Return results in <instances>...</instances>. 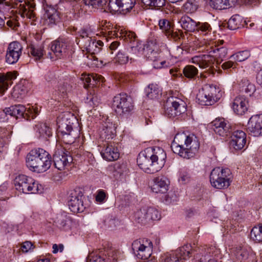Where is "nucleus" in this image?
I'll return each mask as SVG.
<instances>
[{
  "mask_svg": "<svg viewBox=\"0 0 262 262\" xmlns=\"http://www.w3.org/2000/svg\"><path fill=\"white\" fill-rule=\"evenodd\" d=\"M166 154L159 147H150L138 155L137 162L139 167L147 173L159 171L164 166Z\"/></svg>",
  "mask_w": 262,
  "mask_h": 262,
  "instance_id": "f257e3e1",
  "label": "nucleus"
},
{
  "mask_svg": "<svg viewBox=\"0 0 262 262\" xmlns=\"http://www.w3.org/2000/svg\"><path fill=\"white\" fill-rule=\"evenodd\" d=\"M199 147L198 138L194 135H187L184 133L176 134L171 144L174 153L186 159L193 157Z\"/></svg>",
  "mask_w": 262,
  "mask_h": 262,
  "instance_id": "f03ea898",
  "label": "nucleus"
},
{
  "mask_svg": "<svg viewBox=\"0 0 262 262\" xmlns=\"http://www.w3.org/2000/svg\"><path fill=\"white\" fill-rule=\"evenodd\" d=\"M26 163L32 171L42 173L47 171L52 163L51 155L41 148L32 149L27 155Z\"/></svg>",
  "mask_w": 262,
  "mask_h": 262,
  "instance_id": "7ed1b4c3",
  "label": "nucleus"
},
{
  "mask_svg": "<svg viewBox=\"0 0 262 262\" xmlns=\"http://www.w3.org/2000/svg\"><path fill=\"white\" fill-rule=\"evenodd\" d=\"M209 46H211L209 49H207L209 54H200L193 56L191 59L192 63L197 64L200 68L208 69L211 70V73L214 74L212 68L214 63L215 58L222 60L226 57L227 54V48L217 46L216 42L210 41Z\"/></svg>",
  "mask_w": 262,
  "mask_h": 262,
  "instance_id": "20e7f679",
  "label": "nucleus"
},
{
  "mask_svg": "<svg viewBox=\"0 0 262 262\" xmlns=\"http://www.w3.org/2000/svg\"><path fill=\"white\" fill-rule=\"evenodd\" d=\"M39 110L37 107L29 106L26 107L23 105H16L5 108L0 112V120L4 121L7 115L15 117L16 118H23L27 120L34 119L38 114Z\"/></svg>",
  "mask_w": 262,
  "mask_h": 262,
  "instance_id": "39448f33",
  "label": "nucleus"
},
{
  "mask_svg": "<svg viewBox=\"0 0 262 262\" xmlns=\"http://www.w3.org/2000/svg\"><path fill=\"white\" fill-rule=\"evenodd\" d=\"M223 92L215 84L204 85L196 95L198 103L202 105H211L222 97Z\"/></svg>",
  "mask_w": 262,
  "mask_h": 262,
  "instance_id": "423d86ee",
  "label": "nucleus"
},
{
  "mask_svg": "<svg viewBox=\"0 0 262 262\" xmlns=\"http://www.w3.org/2000/svg\"><path fill=\"white\" fill-rule=\"evenodd\" d=\"M232 181V173L228 168L215 167L212 170L210 174L211 185L216 189L227 188L230 185Z\"/></svg>",
  "mask_w": 262,
  "mask_h": 262,
  "instance_id": "0eeeda50",
  "label": "nucleus"
},
{
  "mask_svg": "<svg viewBox=\"0 0 262 262\" xmlns=\"http://www.w3.org/2000/svg\"><path fill=\"white\" fill-rule=\"evenodd\" d=\"M16 189L26 194L39 193L42 192V186L31 177L24 174L17 176L14 181Z\"/></svg>",
  "mask_w": 262,
  "mask_h": 262,
  "instance_id": "6e6552de",
  "label": "nucleus"
},
{
  "mask_svg": "<svg viewBox=\"0 0 262 262\" xmlns=\"http://www.w3.org/2000/svg\"><path fill=\"white\" fill-rule=\"evenodd\" d=\"M71 47V42L69 39L59 38L51 42L50 47L53 54L49 52L48 57L52 60L64 58Z\"/></svg>",
  "mask_w": 262,
  "mask_h": 262,
  "instance_id": "1a4fd4ad",
  "label": "nucleus"
},
{
  "mask_svg": "<svg viewBox=\"0 0 262 262\" xmlns=\"http://www.w3.org/2000/svg\"><path fill=\"white\" fill-rule=\"evenodd\" d=\"M112 106L115 112L120 115H128L133 112L134 108L132 98L126 94L115 96L113 98Z\"/></svg>",
  "mask_w": 262,
  "mask_h": 262,
  "instance_id": "9d476101",
  "label": "nucleus"
},
{
  "mask_svg": "<svg viewBox=\"0 0 262 262\" xmlns=\"http://www.w3.org/2000/svg\"><path fill=\"white\" fill-rule=\"evenodd\" d=\"M12 12L16 14V18L19 19L20 16L23 19L28 20L31 24H34L37 17L35 10V5L27 1V2L14 6Z\"/></svg>",
  "mask_w": 262,
  "mask_h": 262,
  "instance_id": "9b49d317",
  "label": "nucleus"
},
{
  "mask_svg": "<svg viewBox=\"0 0 262 262\" xmlns=\"http://www.w3.org/2000/svg\"><path fill=\"white\" fill-rule=\"evenodd\" d=\"M186 102L178 97L169 98L165 105V114L169 118H175L186 112Z\"/></svg>",
  "mask_w": 262,
  "mask_h": 262,
  "instance_id": "f8f14e48",
  "label": "nucleus"
},
{
  "mask_svg": "<svg viewBox=\"0 0 262 262\" xmlns=\"http://www.w3.org/2000/svg\"><path fill=\"white\" fill-rule=\"evenodd\" d=\"M152 243L147 238L137 239L132 244L134 253L139 259H146L149 258L152 254Z\"/></svg>",
  "mask_w": 262,
  "mask_h": 262,
  "instance_id": "ddd939ff",
  "label": "nucleus"
},
{
  "mask_svg": "<svg viewBox=\"0 0 262 262\" xmlns=\"http://www.w3.org/2000/svg\"><path fill=\"white\" fill-rule=\"evenodd\" d=\"M83 195L80 189H74L70 191L68 199L69 209L73 213L82 212L85 207L83 203Z\"/></svg>",
  "mask_w": 262,
  "mask_h": 262,
  "instance_id": "4468645a",
  "label": "nucleus"
},
{
  "mask_svg": "<svg viewBox=\"0 0 262 262\" xmlns=\"http://www.w3.org/2000/svg\"><path fill=\"white\" fill-rule=\"evenodd\" d=\"M53 162L56 168L62 170L71 165L73 162V157L68 151L57 150L53 156Z\"/></svg>",
  "mask_w": 262,
  "mask_h": 262,
  "instance_id": "2eb2a0df",
  "label": "nucleus"
},
{
  "mask_svg": "<svg viewBox=\"0 0 262 262\" xmlns=\"http://www.w3.org/2000/svg\"><path fill=\"white\" fill-rule=\"evenodd\" d=\"M23 49V46L18 41L10 43L6 50V62L10 64L16 63L22 54Z\"/></svg>",
  "mask_w": 262,
  "mask_h": 262,
  "instance_id": "dca6fc26",
  "label": "nucleus"
},
{
  "mask_svg": "<svg viewBox=\"0 0 262 262\" xmlns=\"http://www.w3.org/2000/svg\"><path fill=\"white\" fill-rule=\"evenodd\" d=\"M212 129L217 135L226 137L232 132L231 124L223 118H217L210 123Z\"/></svg>",
  "mask_w": 262,
  "mask_h": 262,
  "instance_id": "f3484780",
  "label": "nucleus"
},
{
  "mask_svg": "<svg viewBox=\"0 0 262 262\" xmlns=\"http://www.w3.org/2000/svg\"><path fill=\"white\" fill-rule=\"evenodd\" d=\"M117 121L118 118L116 116L107 118L101 133V137L103 140H108L115 137L116 129L117 126Z\"/></svg>",
  "mask_w": 262,
  "mask_h": 262,
  "instance_id": "a211bd4d",
  "label": "nucleus"
},
{
  "mask_svg": "<svg viewBox=\"0 0 262 262\" xmlns=\"http://www.w3.org/2000/svg\"><path fill=\"white\" fill-rule=\"evenodd\" d=\"M201 254L199 262H221L220 250L215 246L203 248Z\"/></svg>",
  "mask_w": 262,
  "mask_h": 262,
  "instance_id": "6ab92c4d",
  "label": "nucleus"
},
{
  "mask_svg": "<svg viewBox=\"0 0 262 262\" xmlns=\"http://www.w3.org/2000/svg\"><path fill=\"white\" fill-rule=\"evenodd\" d=\"M136 0H109L108 7L112 12L119 10L129 11L135 6Z\"/></svg>",
  "mask_w": 262,
  "mask_h": 262,
  "instance_id": "aec40b11",
  "label": "nucleus"
},
{
  "mask_svg": "<svg viewBox=\"0 0 262 262\" xmlns=\"http://www.w3.org/2000/svg\"><path fill=\"white\" fill-rule=\"evenodd\" d=\"M247 130L252 136H262V114L252 116L247 124Z\"/></svg>",
  "mask_w": 262,
  "mask_h": 262,
  "instance_id": "412c9836",
  "label": "nucleus"
},
{
  "mask_svg": "<svg viewBox=\"0 0 262 262\" xmlns=\"http://www.w3.org/2000/svg\"><path fill=\"white\" fill-rule=\"evenodd\" d=\"M230 147L236 151L242 150L247 142L246 134L241 130L234 131L231 136Z\"/></svg>",
  "mask_w": 262,
  "mask_h": 262,
  "instance_id": "4be33fe9",
  "label": "nucleus"
},
{
  "mask_svg": "<svg viewBox=\"0 0 262 262\" xmlns=\"http://www.w3.org/2000/svg\"><path fill=\"white\" fill-rule=\"evenodd\" d=\"M44 10L45 12L43 17L46 24L52 26L59 21V13L54 7L46 5L44 6Z\"/></svg>",
  "mask_w": 262,
  "mask_h": 262,
  "instance_id": "5701e85b",
  "label": "nucleus"
},
{
  "mask_svg": "<svg viewBox=\"0 0 262 262\" xmlns=\"http://www.w3.org/2000/svg\"><path fill=\"white\" fill-rule=\"evenodd\" d=\"M87 40H85L82 39L81 40L82 48L85 49L87 52L95 54L100 52L101 48L103 46V43L101 40L96 41L93 39L92 38H86Z\"/></svg>",
  "mask_w": 262,
  "mask_h": 262,
  "instance_id": "b1692460",
  "label": "nucleus"
},
{
  "mask_svg": "<svg viewBox=\"0 0 262 262\" xmlns=\"http://www.w3.org/2000/svg\"><path fill=\"white\" fill-rule=\"evenodd\" d=\"M154 184L151 186L152 192L158 193H165L168 189L169 180L165 177H158L153 180Z\"/></svg>",
  "mask_w": 262,
  "mask_h": 262,
  "instance_id": "393cba45",
  "label": "nucleus"
},
{
  "mask_svg": "<svg viewBox=\"0 0 262 262\" xmlns=\"http://www.w3.org/2000/svg\"><path fill=\"white\" fill-rule=\"evenodd\" d=\"M118 32L120 34V37L123 38L126 42L130 44L132 49L136 48L140 45L136 34L134 32L121 29L118 30Z\"/></svg>",
  "mask_w": 262,
  "mask_h": 262,
  "instance_id": "a878e982",
  "label": "nucleus"
},
{
  "mask_svg": "<svg viewBox=\"0 0 262 262\" xmlns=\"http://www.w3.org/2000/svg\"><path fill=\"white\" fill-rule=\"evenodd\" d=\"M118 32L120 34V37L123 38L126 42L130 44L132 49L136 48L140 45L136 34L134 32L121 29L118 30Z\"/></svg>",
  "mask_w": 262,
  "mask_h": 262,
  "instance_id": "bb28decb",
  "label": "nucleus"
},
{
  "mask_svg": "<svg viewBox=\"0 0 262 262\" xmlns=\"http://www.w3.org/2000/svg\"><path fill=\"white\" fill-rule=\"evenodd\" d=\"M248 101L244 96L236 97L232 103V108L238 115H244L248 111Z\"/></svg>",
  "mask_w": 262,
  "mask_h": 262,
  "instance_id": "cd10ccee",
  "label": "nucleus"
},
{
  "mask_svg": "<svg viewBox=\"0 0 262 262\" xmlns=\"http://www.w3.org/2000/svg\"><path fill=\"white\" fill-rule=\"evenodd\" d=\"M16 78V75L15 73H0V96L4 94L9 87L13 84V81Z\"/></svg>",
  "mask_w": 262,
  "mask_h": 262,
  "instance_id": "c85d7f7f",
  "label": "nucleus"
},
{
  "mask_svg": "<svg viewBox=\"0 0 262 262\" xmlns=\"http://www.w3.org/2000/svg\"><path fill=\"white\" fill-rule=\"evenodd\" d=\"M81 80L84 83V86L87 89L90 85L93 86L98 83L103 82L104 77L97 74H82Z\"/></svg>",
  "mask_w": 262,
  "mask_h": 262,
  "instance_id": "c756f323",
  "label": "nucleus"
},
{
  "mask_svg": "<svg viewBox=\"0 0 262 262\" xmlns=\"http://www.w3.org/2000/svg\"><path fill=\"white\" fill-rule=\"evenodd\" d=\"M102 158L109 161L116 160L119 157L118 149L112 144H107L105 149L101 151Z\"/></svg>",
  "mask_w": 262,
  "mask_h": 262,
  "instance_id": "7c9ffc66",
  "label": "nucleus"
},
{
  "mask_svg": "<svg viewBox=\"0 0 262 262\" xmlns=\"http://www.w3.org/2000/svg\"><path fill=\"white\" fill-rule=\"evenodd\" d=\"M28 54L35 60L41 59L45 53L44 46L42 44H31L28 47Z\"/></svg>",
  "mask_w": 262,
  "mask_h": 262,
  "instance_id": "2f4dec72",
  "label": "nucleus"
},
{
  "mask_svg": "<svg viewBox=\"0 0 262 262\" xmlns=\"http://www.w3.org/2000/svg\"><path fill=\"white\" fill-rule=\"evenodd\" d=\"M237 0H210L209 6L216 10L226 9L234 6Z\"/></svg>",
  "mask_w": 262,
  "mask_h": 262,
  "instance_id": "473e14b6",
  "label": "nucleus"
},
{
  "mask_svg": "<svg viewBox=\"0 0 262 262\" xmlns=\"http://www.w3.org/2000/svg\"><path fill=\"white\" fill-rule=\"evenodd\" d=\"M99 26L100 30L101 31L100 33L102 34L104 37H113L114 36H119L118 30L117 31L116 28L113 30L114 29L113 26L110 22H107L106 20H102L100 23Z\"/></svg>",
  "mask_w": 262,
  "mask_h": 262,
  "instance_id": "72a5a7b5",
  "label": "nucleus"
},
{
  "mask_svg": "<svg viewBox=\"0 0 262 262\" xmlns=\"http://www.w3.org/2000/svg\"><path fill=\"white\" fill-rule=\"evenodd\" d=\"M38 137L48 138L52 136V128L46 123H38L34 127Z\"/></svg>",
  "mask_w": 262,
  "mask_h": 262,
  "instance_id": "f704fd0d",
  "label": "nucleus"
},
{
  "mask_svg": "<svg viewBox=\"0 0 262 262\" xmlns=\"http://www.w3.org/2000/svg\"><path fill=\"white\" fill-rule=\"evenodd\" d=\"M179 23L183 29L188 32H194L197 27V22L186 15L181 17Z\"/></svg>",
  "mask_w": 262,
  "mask_h": 262,
  "instance_id": "c9c22d12",
  "label": "nucleus"
},
{
  "mask_svg": "<svg viewBox=\"0 0 262 262\" xmlns=\"http://www.w3.org/2000/svg\"><path fill=\"white\" fill-rule=\"evenodd\" d=\"M147 97L151 99H155L161 95V90L160 87L155 83H151L145 89Z\"/></svg>",
  "mask_w": 262,
  "mask_h": 262,
  "instance_id": "e433bc0d",
  "label": "nucleus"
},
{
  "mask_svg": "<svg viewBox=\"0 0 262 262\" xmlns=\"http://www.w3.org/2000/svg\"><path fill=\"white\" fill-rule=\"evenodd\" d=\"M192 248L190 244H187L180 247L177 250L173 251V252H177L178 256L180 257V261H183L184 260H186L190 257L192 252Z\"/></svg>",
  "mask_w": 262,
  "mask_h": 262,
  "instance_id": "4c0bfd02",
  "label": "nucleus"
},
{
  "mask_svg": "<svg viewBox=\"0 0 262 262\" xmlns=\"http://www.w3.org/2000/svg\"><path fill=\"white\" fill-rule=\"evenodd\" d=\"M58 226L64 230H68L71 228L73 225V221L68 215H60L58 221Z\"/></svg>",
  "mask_w": 262,
  "mask_h": 262,
  "instance_id": "58836bf2",
  "label": "nucleus"
},
{
  "mask_svg": "<svg viewBox=\"0 0 262 262\" xmlns=\"http://www.w3.org/2000/svg\"><path fill=\"white\" fill-rule=\"evenodd\" d=\"M113 251H110L107 254L108 257L105 258L104 256L94 255L90 257L89 260L87 262H115L114 260L116 259V256L114 255H111Z\"/></svg>",
  "mask_w": 262,
  "mask_h": 262,
  "instance_id": "ea45409f",
  "label": "nucleus"
},
{
  "mask_svg": "<svg viewBox=\"0 0 262 262\" xmlns=\"http://www.w3.org/2000/svg\"><path fill=\"white\" fill-rule=\"evenodd\" d=\"M195 31L201 35L208 36L211 34L212 28L208 23L198 22Z\"/></svg>",
  "mask_w": 262,
  "mask_h": 262,
  "instance_id": "a19ab883",
  "label": "nucleus"
},
{
  "mask_svg": "<svg viewBox=\"0 0 262 262\" xmlns=\"http://www.w3.org/2000/svg\"><path fill=\"white\" fill-rule=\"evenodd\" d=\"M133 217L139 223L145 224L148 223L146 208H143L136 211L134 214Z\"/></svg>",
  "mask_w": 262,
  "mask_h": 262,
  "instance_id": "79ce46f5",
  "label": "nucleus"
},
{
  "mask_svg": "<svg viewBox=\"0 0 262 262\" xmlns=\"http://www.w3.org/2000/svg\"><path fill=\"white\" fill-rule=\"evenodd\" d=\"M242 90L247 94V96H251L255 91V86L254 84L249 82L247 78H244L242 80Z\"/></svg>",
  "mask_w": 262,
  "mask_h": 262,
  "instance_id": "37998d69",
  "label": "nucleus"
},
{
  "mask_svg": "<svg viewBox=\"0 0 262 262\" xmlns=\"http://www.w3.org/2000/svg\"><path fill=\"white\" fill-rule=\"evenodd\" d=\"M242 17L239 15H233L228 20V27L229 29L232 30H234L242 25Z\"/></svg>",
  "mask_w": 262,
  "mask_h": 262,
  "instance_id": "c03bdc74",
  "label": "nucleus"
},
{
  "mask_svg": "<svg viewBox=\"0 0 262 262\" xmlns=\"http://www.w3.org/2000/svg\"><path fill=\"white\" fill-rule=\"evenodd\" d=\"M162 53L160 54L154 60L152 65L154 68L161 69L168 67L170 65V62L167 59H164L162 57Z\"/></svg>",
  "mask_w": 262,
  "mask_h": 262,
  "instance_id": "a18cd8bd",
  "label": "nucleus"
},
{
  "mask_svg": "<svg viewBox=\"0 0 262 262\" xmlns=\"http://www.w3.org/2000/svg\"><path fill=\"white\" fill-rule=\"evenodd\" d=\"M251 238L255 242H262V224L254 227L251 231Z\"/></svg>",
  "mask_w": 262,
  "mask_h": 262,
  "instance_id": "49530a36",
  "label": "nucleus"
},
{
  "mask_svg": "<svg viewBox=\"0 0 262 262\" xmlns=\"http://www.w3.org/2000/svg\"><path fill=\"white\" fill-rule=\"evenodd\" d=\"M158 26L159 29L164 35L168 34L173 28L169 20L166 18L160 19L158 21Z\"/></svg>",
  "mask_w": 262,
  "mask_h": 262,
  "instance_id": "de8ad7c7",
  "label": "nucleus"
},
{
  "mask_svg": "<svg viewBox=\"0 0 262 262\" xmlns=\"http://www.w3.org/2000/svg\"><path fill=\"white\" fill-rule=\"evenodd\" d=\"M160 262H184L181 261L177 252H172L164 254L161 257Z\"/></svg>",
  "mask_w": 262,
  "mask_h": 262,
  "instance_id": "09e8293b",
  "label": "nucleus"
},
{
  "mask_svg": "<svg viewBox=\"0 0 262 262\" xmlns=\"http://www.w3.org/2000/svg\"><path fill=\"white\" fill-rule=\"evenodd\" d=\"M147 222L150 221L159 220L161 218V215L159 211L153 207L146 208Z\"/></svg>",
  "mask_w": 262,
  "mask_h": 262,
  "instance_id": "8fccbe9b",
  "label": "nucleus"
},
{
  "mask_svg": "<svg viewBox=\"0 0 262 262\" xmlns=\"http://www.w3.org/2000/svg\"><path fill=\"white\" fill-rule=\"evenodd\" d=\"M58 123V131L62 136H64V134H69L74 131L72 125L70 124V122L68 120Z\"/></svg>",
  "mask_w": 262,
  "mask_h": 262,
  "instance_id": "3c124183",
  "label": "nucleus"
},
{
  "mask_svg": "<svg viewBox=\"0 0 262 262\" xmlns=\"http://www.w3.org/2000/svg\"><path fill=\"white\" fill-rule=\"evenodd\" d=\"M198 4L195 0H187L183 5V8L187 13H193L198 9Z\"/></svg>",
  "mask_w": 262,
  "mask_h": 262,
  "instance_id": "603ef678",
  "label": "nucleus"
},
{
  "mask_svg": "<svg viewBox=\"0 0 262 262\" xmlns=\"http://www.w3.org/2000/svg\"><path fill=\"white\" fill-rule=\"evenodd\" d=\"M184 76L188 78H193L198 74V70L192 65L186 66L183 70Z\"/></svg>",
  "mask_w": 262,
  "mask_h": 262,
  "instance_id": "864d4df0",
  "label": "nucleus"
},
{
  "mask_svg": "<svg viewBox=\"0 0 262 262\" xmlns=\"http://www.w3.org/2000/svg\"><path fill=\"white\" fill-rule=\"evenodd\" d=\"M78 35L79 37L78 38V41L77 43L81 46V40L82 39L86 40H87L86 38H92L94 33L90 29L85 28L80 30L78 32Z\"/></svg>",
  "mask_w": 262,
  "mask_h": 262,
  "instance_id": "5fc2aeb1",
  "label": "nucleus"
},
{
  "mask_svg": "<svg viewBox=\"0 0 262 262\" xmlns=\"http://www.w3.org/2000/svg\"><path fill=\"white\" fill-rule=\"evenodd\" d=\"M250 56V52L248 50H244L238 52L232 55L231 58L236 61L242 62L248 59Z\"/></svg>",
  "mask_w": 262,
  "mask_h": 262,
  "instance_id": "6e6d98bb",
  "label": "nucleus"
},
{
  "mask_svg": "<svg viewBox=\"0 0 262 262\" xmlns=\"http://www.w3.org/2000/svg\"><path fill=\"white\" fill-rule=\"evenodd\" d=\"M27 92L26 90L21 84L15 85L12 92V95L14 98H22Z\"/></svg>",
  "mask_w": 262,
  "mask_h": 262,
  "instance_id": "4d7b16f0",
  "label": "nucleus"
},
{
  "mask_svg": "<svg viewBox=\"0 0 262 262\" xmlns=\"http://www.w3.org/2000/svg\"><path fill=\"white\" fill-rule=\"evenodd\" d=\"M129 60V57L125 53L119 51L114 59V62L115 63L119 64H124L127 63Z\"/></svg>",
  "mask_w": 262,
  "mask_h": 262,
  "instance_id": "13d9d810",
  "label": "nucleus"
},
{
  "mask_svg": "<svg viewBox=\"0 0 262 262\" xmlns=\"http://www.w3.org/2000/svg\"><path fill=\"white\" fill-rule=\"evenodd\" d=\"M252 256V253L250 254V251L247 249L242 248L237 252V258L240 260H245Z\"/></svg>",
  "mask_w": 262,
  "mask_h": 262,
  "instance_id": "bf43d9fd",
  "label": "nucleus"
},
{
  "mask_svg": "<svg viewBox=\"0 0 262 262\" xmlns=\"http://www.w3.org/2000/svg\"><path fill=\"white\" fill-rule=\"evenodd\" d=\"M77 136V134L75 133V132L73 131L69 134H64V136L62 137V139L64 143L71 144L75 142Z\"/></svg>",
  "mask_w": 262,
  "mask_h": 262,
  "instance_id": "052dcab7",
  "label": "nucleus"
},
{
  "mask_svg": "<svg viewBox=\"0 0 262 262\" xmlns=\"http://www.w3.org/2000/svg\"><path fill=\"white\" fill-rule=\"evenodd\" d=\"M190 180V174L187 169H183L180 172L179 181L182 184H186Z\"/></svg>",
  "mask_w": 262,
  "mask_h": 262,
  "instance_id": "680f3d73",
  "label": "nucleus"
},
{
  "mask_svg": "<svg viewBox=\"0 0 262 262\" xmlns=\"http://www.w3.org/2000/svg\"><path fill=\"white\" fill-rule=\"evenodd\" d=\"M85 5L91 6L93 8H98L102 6L104 3L103 0H84Z\"/></svg>",
  "mask_w": 262,
  "mask_h": 262,
  "instance_id": "e2e57ef3",
  "label": "nucleus"
},
{
  "mask_svg": "<svg viewBox=\"0 0 262 262\" xmlns=\"http://www.w3.org/2000/svg\"><path fill=\"white\" fill-rule=\"evenodd\" d=\"M34 248L33 244L29 241H26L22 243L21 246V250L24 253L32 251Z\"/></svg>",
  "mask_w": 262,
  "mask_h": 262,
  "instance_id": "0e129e2a",
  "label": "nucleus"
},
{
  "mask_svg": "<svg viewBox=\"0 0 262 262\" xmlns=\"http://www.w3.org/2000/svg\"><path fill=\"white\" fill-rule=\"evenodd\" d=\"M88 99H90L89 101L90 105L94 107L98 106L100 102V99L98 98L97 95L95 94L90 95Z\"/></svg>",
  "mask_w": 262,
  "mask_h": 262,
  "instance_id": "69168bd1",
  "label": "nucleus"
},
{
  "mask_svg": "<svg viewBox=\"0 0 262 262\" xmlns=\"http://www.w3.org/2000/svg\"><path fill=\"white\" fill-rule=\"evenodd\" d=\"M165 35L169 39L177 40L180 38L181 33L177 31L174 32L172 28L170 31H169V32L168 33V34H166Z\"/></svg>",
  "mask_w": 262,
  "mask_h": 262,
  "instance_id": "338daca9",
  "label": "nucleus"
},
{
  "mask_svg": "<svg viewBox=\"0 0 262 262\" xmlns=\"http://www.w3.org/2000/svg\"><path fill=\"white\" fill-rule=\"evenodd\" d=\"M236 63L230 60V61H226V62H224L222 65V67L224 70H228L231 68L232 69H234L236 68Z\"/></svg>",
  "mask_w": 262,
  "mask_h": 262,
  "instance_id": "774afa93",
  "label": "nucleus"
}]
</instances>
